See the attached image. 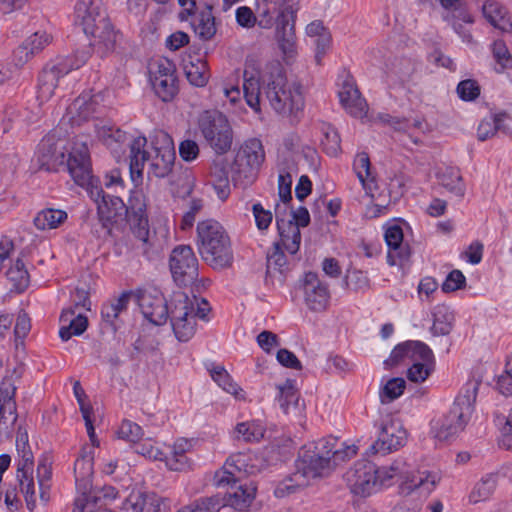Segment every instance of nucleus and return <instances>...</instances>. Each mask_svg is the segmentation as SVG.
<instances>
[{
  "instance_id": "nucleus-1",
  "label": "nucleus",
  "mask_w": 512,
  "mask_h": 512,
  "mask_svg": "<svg viewBox=\"0 0 512 512\" xmlns=\"http://www.w3.org/2000/svg\"><path fill=\"white\" fill-rule=\"evenodd\" d=\"M175 160L173 139L165 131H155L149 138L138 136L131 144V179L139 182L145 166L155 177H166L172 172Z\"/></svg>"
},
{
  "instance_id": "nucleus-2",
  "label": "nucleus",
  "mask_w": 512,
  "mask_h": 512,
  "mask_svg": "<svg viewBox=\"0 0 512 512\" xmlns=\"http://www.w3.org/2000/svg\"><path fill=\"white\" fill-rule=\"evenodd\" d=\"M210 312L209 303L202 297L174 292L169 300L171 325L180 341L191 339L197 330L198 320L205 319Z\"/></svg>"
},
{
  "instance_id": "nucleus-3",
  "label": "nucleus",
  "mask_w": 512,
  "mask_h": 512,
  "mask_svg": "<svg viewBox=\"0 0 512 512\" xmlns=\"http://www.w3.org/2000/svg\"><path fill=\"white\" fill-rule=\"evenodd\" d=\"M265 94L268 105L289 121L298 120L303 113L305 98L302 86L288 82L280 70L267 80Z\"/></svg>"
},
{
  "instance_id": "nucleus-4",
  "label": "nucleus",
  "mask_w": 512,
  "mask_h": 512,
  "mask_svg": "<svg viewBox=\"0 0 512 512\" xmlns=\"http://www.w3.org/2000/svg\"><path fill=\"white\" fill-rule=\"evenodd\" d=\"M199 251L203 260L214 269L231 266L233 253L229 236L223 226L215 220L207 219L197 226Z\"/></svg>"
},
{
  "instance_id": "nucleus-5",
  "label": "nucleus",
  "mask_w": 512,
  "mask_h": 512,
  "mask_svg": "<svg viewBox=\"0 0 512 512\" xmlns=\"http://www.w3.org/2000/svg\"><path fill=\"white\" fill-rule=\"evenodd\" d=\"M357 454L355 445L332 450L328 442L310 443L305 445L299 455L298 471L307 479L322 476L328 469L330 461H342Z\"/></svg>"
},
{
  "instance_id": "nucleus-6",
  "label": "nucleus",
  "mask_w": 512,
  "mask_h": 512,
  "mask_svg": "<svg viewBox=\"0 0 512 512\" xmlns=\"http://www.w3.org/2000/svg\"><path fill=\"white\" fill-rule=\"evenodd\" d=\"M65 162L74 182L88 193L99 197L101 186L92 173L90 152L87 144L77 138H64Z\"/></svg>"
},
{
  "instance_id": "nucleus-7",
  "label": "nucleus",
  "mask_w": 512,
  "mask_h": 512,
  "mask_svg": "<svg viewBox=\"0 0 512 512\" xmlns=\"http://www.w3.org/2000/svg\"><path fill=\"white\" fill-rule=\"evenodd\" d=\"M264 160L265 151L261 141L258 139L245 141L238 148L231 167L232 178L235 184L243 187L252 184L256 180Z\"/></svg>"
},
{
  "instance_id": "nucleus-8",
  "label": "nucleus",
  "mask_w": 512,
  "mask_h": 512,
  "mask_svg": "<svg viewBox=\"0 0 512 512\" xmlns=\"http://www.w3.org/2000/svg\"><path fill=\"white\" fill-rule=\"evenodd\" d=\"M37 484L33 474L17 476L20 489L29 510H33L38 504H45L50 499L52 462L41 459L36 469Z\"/></svg>"
},
{
  "instance_id": "nucleus-9",
  "label": "nucleus",
  "mask_w": 512,
  "mask_h": 512,
  "mask_svg": "<svg viewBox=\"0 0 512 512\" xmlns=\"http://www.w3.org/2000/svg\"><path fill=\"white\" fill-rule=\"evenodd\" d=\"M268 461L264 455V451H245L232 454L225 462V470L218 473L217 483L219 485L230 483V477L234 471L249 475L257 474L265 469Z\"/></svg>"
},
{
  "instance_id": "nucleus-10",
  "label": "nucleus",
  "mask_w": 512,
  "mask_h": 512,
  "mask_svg": "<svg viewBox=\"0 0 512 512\" xmlns=\"http://www.w3.org/2000/svg\"><path fill=\"white\" fill-rule=\"evenodd\" d=\"M149 79L155 93L163 101H169L176 95L175 68L170 60H152L149 64Z\"/></svg>"
},
{
  "instance_id": "nucleus-11",
  "label": "nucleus",
  "mask_w": 512,
  "mask_h": 512,
  "mask_svg": "<svg viewBox=\"0 0 512 512\" xmlns=\"http://www.w3.org/2000/svg\"><path fill=\"white\" fill-rule=\"evenodd\" d=\"M345 481L354 496H370L378 489L376 465L369 461H358L346 472Z\"/></svg>"
},
{
  "instance_id": "nucleus-12",
  "label": "nucleus",
  "mask_w": 512,
  "mask_h": 512,
  "mask_svg": "<svg viewBox=\"0 0 512 512\" xmlns=\"http://www.w3.org/2000/svg\"><path fill=\"white\" fill-rule=\"evenodd\" d=\"M120 499L119 490L110 484H104L93 488L85 496H77L74 501L73 512H98L111 510L109 505H113Z\"/></svg>"
},
{
  "instance_id": "nucleus-13",
  "label": "nucleus",
  "mask_w": 512,
  "mask_h": 512,
  "mask_svg": "<svg viewBox=\"0 0 512 512\" xmlns=\"http://www.w3.org/2000/svg\"><path fill=\"white\" fill-rule=\"evenodd\" d=\"M297 0H256L258 24L264 29L272 28L280 20L294 18Z\"/></svg>"
},
{
  "instance_id": "nucleus-14",
  "label": "nucleus",
  "mask_w": 512,
  "mask_h": 512,
  "mask_svg": "<svg viewBox=\"0 0 512 512\" xmlns=\"http://www.w3.org/2000/svg\"><path fill=\"white\" fill-rule=\"evenodd\" d=\"M407 441V432L399 419L388 417L381 426L377 440L371 446V453H388L402 447Z\"/></svg>"
},
{
  "instance_id": "nucleus-15",
  "label": "nucleus",
  "mask_w": 512,
  "mask_h": 512,
  "mask_svg": "<svg viewBox=\"0 0 512 512\" xmlns=\"http://www.w3.org/2000/svg\"><path fill=\"white\" fill-rule=\"evenodd\" d=\"M33 160L40 169L51 170L65 163L64 138L52 134L45 137L38 145Z\"/></svg>"
},
{
  "instance_id": "nucleus-16",
  "label": "nucleus",
  "mask_w": 512,
  "mask_h": 512,
  "mask_svg": "<svg viewBox=\"0 0 512 512\" xmlns=\"http://www.w3.org/2000/svg\"><path fill=\"white\" fill-rule=\"evenodd\" d=\"M170 270L175 281L186 284L197 277V259L189 246L176 247L170 256Z\"/></svg>"
},
{
  "instance_id": "nucleus-17",
  "label": "nucleus",
  "mask_w": 512,
  "mask_h": 512,
  "mask_svg": "<svg viewBox=\"0 0 512 512\" xmlns=\"http://www.w3.org/2000/svg\"><path fill=\"white\" fill-rule=\"evenodd\" d=\"M202 132L211 146L218 152H225L232 145V130L227 119L222 115L204 120Z\"/></svg>"
},
{
  "instance_id": "nucleus-18",
  "label": "nucleus",
  "mask_w": 512,
  "mask_h": 512,
  "mask_svg": "<svg viewBox=\"0 0 512 512\" xmlns=\"http://www.w3.org/2000/svg\"><path fill=\"white\" fill-rule=\"evenodd\" d=\"M436 473L420 470L405 462L404 472L400 474L399 488L404 494H410L418 488L431 491L439 481Z\"/></svg>"
},
{
  "instance_id": "nucleus-19",
  "label": "nucleus",
  "mask_w": 512,
  "mask_h": 512,
  "mask_svg": "<svg viewBox=\"0 0 512 512\" xmlns=\"http://www.w3.org/2000/svg\"><path fill=\"white\" fill-rule=\"evenodd\" d=\"M193 449V440L186 437L175 439L170 445L169 454L165 452L162 463L171 472H186L192 469L193 462L188 453Z\"/></svg>"
},
{
  "instance_id": "nucleus-20",
  "label": "nucleus",
  "mask_w": 512,
  "mask_h": 512,
  "mask_svg": "<svg viewBox=\"0 0 512 512\" xmlns=\"http://www.w3.org/2000/svg\"><path fill=\"white\" fill-rule=\"evenodd\" d=\"M94 451L85 445L74 463V477L77 496H85L92 491Z\"/></svg>"
},
{
  "instance_id": "nucleus-21",
  "label": "nucleus",
  "mask_w": 512,
  "mask_h": 512,
  "mask_svg": "<svg viewBox=\"0 0 512 512\" xmlns=\"http://www.w3.org/2000/svg\"><path fill=\"white\" fill-rule=\"evenodd\" d=\"M303 293L304 301L310 310L322 311L327 307L330 298L329 291L317 274L312 272L305 274Z\"/></svg>"
},
{
  "instance_id": "nucleus-22",
  "label": "nucleus",
  "mask_w": 512,
  "mask_h": 512,
  "mask_svg": "<svg viewBox=\"0 0 512 512\" xmlns=\"http://www.w3.org/2000/svg\"><path fill=\"white\" fill-rule=\"evenodd\" d=\"M385 240L389 248L388 263L403 270L409 259L410 251L408 246L403 244L402 228L396 223L389 224L385 231Z\"/></svg>"
},
{
  "instance_id": "nucleus-23",
  "label": "nucleus",
  "mask_w": 512,
  "mask_h": 512,
  "mask_svg": "<svg viewBox=\"0 0 512 512\" xmlns=\"http://www.w3.org/2000/svg\"><path fill=\"white\" fill-rule=\"evenodd\" d=\"M52 41V35L44 30L36 31L28 36L13 52V63L22 67L30 61L35 54L42 51Z\"/></svg>"
},
{
  "instance_id": "nucleus-24",
  "label": "nucleus",
  "mask_w": 512,
  "mask_h": 512,
  "mask_svg": "<svg viewBox=\"0 0 512 512\" xmlns=\"http://www.w3.org/2000/svg\"><path fill=\"white\" fill-rule=\"evenodd\" d=\"M273 26H275V40L283 60L293 61L298 52L294 18L277 21Z\"/></svg>"
},
{
  "instance_id": "nucleus-25",
  "label": "nucleus",
  "mask_w": 512,
  "mask_h": 512,
  "mask_svg": "<svg viewBox=\"0 0 512 512\" xmlns=\"http://www.w3.org/2000/svg\"><path fill=\"white\" fill-rule=\"evenodd\" d=\"M75 15L85 33H95L98 25L107 20L100 0H78Z\"/></svg>"
},
{
  "instance_id": "nucleus-26",
  "label": "nucleus",
  "mask_w": 512,
  "mask_h": 512,
  "mask_svg": "<svg viewBox=\"0 0 512 512\" xmlns=\"http://www.w3.org/2000/svg\"><path fill=\"white\" fill-rule=\"evenodd\" d=\"M140 307L143 315L153 324L161 325L165 323L169 305L163 295L158 291L144 292L139 298Z\"/></svg>"
},
{
  "instance_id": "nucleus-27",
  "label": "nucleus",
  "mask_w": 512,
  "mask_h": 512,
  "mask_svg": "<svg viewBox=\"0 0 512 512\" xmlns=\"http://www.w3.org/2000/svg\"><path fill=\"white\" fill-rule=\"evenodd\" d=\"M145 203L142 195H135L130 199L132 214L129 221L134 236L141 242L152 243V235L149 229L148 218L144 213Z\"/></svg>"
},
{
  "instance_id": "nucleus-28",
  "label": "nucleus",
  "mask_w": 512,
  "mask_h": 512,
  "mask_svg": "<svg viewBox=\"0 0 512 512\" xmlns=\"http://www.w3.org/2000/svg\"><path fill=\"white\" fill-rule=\"evenodd\" d=\"M16 391L13 380L4 378L0 383V424H14L17 420Z\"/></svg>"
},
{
  "instance_id": "nucleus-29",
  "label": "nucleus",
  "mask_w": 512,
  "mask_h": 512,
  "mask_svg": "<svg viewBox=\"0 0 512 512\" xmlns=\"http://www.w3.org/2000/svg\"><path fill=\"white\" fill-rule=\"evenodd\" d=\"M68 114L72 125L90 126V124L98 117L97 101L93 96L82 95L72 103Z\"/></svg>"
},
{
  "instance_id": "nucleus-30",
  "label": "nucleus",
  "mask_w": 512,
  "mask_h": 512,
  "mask_svg": "<svg viewBox=\"0 0 512 512\" xmlns=\"http://www.w3.org/2000/svg\"><path fill=\"white\" fill-rule=\"evenodd\" d=\"M339 100L345 110L352 116L363 118L367 115V103L355 84L344 83L339 91Z\"/></svg>"
},
{
  "instance_id": "nucleus-31",
  "label": "nucleus",
  "mask_w": 512,
  "mask_h": 512,
  "mask_svg": "<svg viewBox=\"0 0 512 512\" xmlns=\"http://www.w3.org/2000/svg\"><path fill=\"white\" fill-rule=\"evenodd\" d=\"M255 496L256 487L253 484L233 485L224 497V505L237 511H245L251 506Z\"/></svg>"
},
{
  "instance_id": "nucleus-32",
  "label": "nucleus",
  "mask_w": 512,
  "mask_h": 512,
  "mask_svg": "<svg viewBox=\"0 0 512 512\" xmlns=\"http://www.w3.org/2000/svg\"><path fill=\"white\" fill-rule=\"evenodd\" d=\"M484 18L502 34L512 33V18L508 11L499 3L486 1L482 7Z\"/></svg>"
},
{
  "instance_id": "nucleus-33",
  "label": "nucleus",
  "mask_w": 512,
  "mask_h": 512,
  "mask_svg": "<svg viewBox=\"0 0 512 512\" xmlns=\"http://www.w3.org/2000/svg\"><path fill=\"white\" fill-rule=\"evenodd\" d=\"M270 77L271 75L264 76L263 85H261L260 82L254 77L245 79L244 81L243 91L245 101L247 105L257 114H260L263 108H265L266 105H268L265 94V88L267 80Z\"/></svg>"
},
{
  "instance_id": "nucleus-34",
  "label": "nucleus",
  "mask_w": 512,
  "mask_h": 512,
  "mask_svg": "<svg viewBox=\"0 0 512 512\" xmlns=\"http://www.w3.org/2000/svg\"><path fill=\"white\" fill-rule=\"evenodd\" d=\"M265 434L264 423L255 419L238 422L232 431L234 439L246 443H258L264 439Z\"/></svg>"
},
{
  "instance_id": "nucleus-35",
  "label": "nucleus",
  "mask_w": 512,
  "mask_h": 512,
  "mask_svg": "<svg viewBox=\"0 0 512 512\" xmlns=\"http://www.w3.org/2000/svg\"><path fill=\"white\" fill-rule=\"evenodd\" d=\"M93 38L92 44L103 53L114 51L122 36L115 31L108 19L98 25L95 33H86Z\"/></svg>"
},
{
  "instance_id": "nucleus-36",
  "label": "nucleus",
  "mask_w": 512,
  "mask_h": 512,
  "mask_svg": "<svg viewBox=\"0 0 512 512\" xmlns=\"http://www.w3.org/2000/svg\"><path fill=\"white\" fill-rule=\"evenodd\" d=\"M184 74L189 83L196 87H203L209 80V69L205 59L188 56L183 64Z\"/></svg>"
},
{
  "instance_id": "nucleus-37",
  "label": "nucleus",
  "mask_w": 512,
  "mask_h": 512,
  "mask_svg": "<svg viewBox=\"0 0 512 512\" xmlns=\"http://www.w3.org/2000/svg\"><path fill=\"white\" fill-rule=\"evenodd\" d=\"M61 328L59 331L62 340H69L72 336L82 334L88 326V321L85 316L80 314L75 315L72 308L65 309L60 317Z\"/></svg>"
},
{
  "instance_id": "nucleus-38",
  "label": "nucleus",
  "mask_w": 512,
  "mask_h": 512,
  "mask_svg": "<svg viewBox=\"0 0 512 512\" xmlns=\"http://www.w3.org/2000/svg\"><path fill=\"white\" fill-rule=\"evenodd\" d=\"M475 397L471 395L458 396L448 412L458 429L462 432L470 421L474 411Z\"/></svg>"
},
{
  "instance_id": "nucleus-39",
  "label": "nucleus",
  "mask_w": 512,
  "mask_h": 512,
  "mask_svg": "<svg viewBox=\"0 0 512 512\" xmlns=\"http://www.w3.org/2000/svg\"><path fill=\"white\" fill-rule=\"evenodd\" d=\"M277 226L280 236V242L277 245L288 253L295 254L300 247V229L292 221L285 220H277Z\"/></svg>"
},
{
  "instance_id": "nucleus-40",
  "label": "nucleus",
  "mask_w": 512,
  "mask_h": 512,
  "mask_svg": "<svg viewBox=\"0 0 512 512\" xmlns=\"http://www.w3.org/2000/svg\"><path fill=\"white\" fill-rule=\"evenodd\" d=\"M66 219L67 213L64 210L45 208L37 212L33 225L39 231H48L58 228Z\"/></svg>"
},
{
  "instance_id": "nucleus-41",
  "label": "nucleus",
  "mask_w": 512,
  "mask_h": 512,
  "mask_svg": "<svg viewBox=\"0 0 512 512\" xmlns=\"http://www.w3.org/2000/svg\"><path fill=\"white\" fill-rule=\"evenodd\" d=\"M192 27L202 41L211 40L216 35L217 26L211 7H207L193 18Z\"/></svg>"
},
{
  "instance_id": "nucleus-42",
  "label": "nucleus",
  "mask_w": 512,
  "mask_h": 512,
  "mask_svg": "<svg viewBox=\"0 0 512 512\" xmlns=\"http://www.w3.org/2000/svg\"><path fill=\"white\" fill-rule=\"evenodd\" d=\"M212 379L227 393L236 400L244 401L247 394L237 383H235L228 372L221 366H215L210 370Z\"/></svg>"
},
{
  "instance_id": "nucleus-43",
  "label": "nucleus",
  "mask_w": 512,
  "mask_h": 512,
  "mask_svg": "<svg viewBox=\"0 0 512 512\" xmlns=\"http://www.w3.org/2000/svg\"><path fill=\"white\" fill-rule=\"evenodd\" d=\"M90 197L97 204L98 214L100 218L104 221L111 222L116 219L118 215H121L124 210V205L120 199H106L103 189L101 188V194L99 197L94 196L92 193H89Z\"/></svg>"
},
{
  "instance_id": "nucleus-44",
  "label": "nucleus",
  "mask_w": 512,
  "mask_h": 512,
  "mask_svg": "<svg viewBox=\"0 0 512 512\" xmlns=\"http://www.w3.org/2000/svg\"><path fill=\"white\" fill-rule=\"evenodd\" d=\"M6 277L13 289L17 292L24 291L30 283V276L22 259H15L9 266Z\"/></svg>"
},
{
  "instance_id": "nucleus-45",
  "label": "nucleus",
  "mask_w": 512,
  "mask_h": 512,
  "mask_svg": "<svg viewBox=\"0 0 512 512\" xmlns=\"http://www.w3.org/2000/svg\"><path fill=\"white\" fill-rule=\"evenodd\" d=\"M405 461L398 459L388 465L376 466L377 488L391 485L395 480L399 482L400 474L404 472Z\"/></svg>"
},
{
  "instance_id": "nucleus-46",
  "label": "nucleus",
  "mask_w": 512,
  "mask_h": 512,
  "mask_svg": "<svg viewBox=\"0 0 512 512\" xmlns=\"http://www.w3.org/2000/svg\"><path fill=\"white\" fill-rule=\"evenodd\" d=\"M506 120L507 116L505 114H494L485 117L477 129L478 139L484 141L493 137L498 130H506L507 126L504 124Z\"/></svg>"
},
{
  "instance_id": "nucleus-47",
  "label": "nucleus",
  "mask_w": 512,
  "mask_h": 512,
  "mask_svg": "<svg viewBox=\"0 0 512 512\" xmlns=\"http://www.w3.org/2000/svg\"><path fill=\"white\" fill-rule=\"evenodd\" d=\"M135 453L152 462H162L165 458L163 445L153 438L142 439L136 445Z\"/></svg>"
},
{
  "instance_id": "nucleus-48",
  "label": "nucleus",
  "mask_w": 512,
  "mask_h": 512,
  "mask_svg": "<svg viewBox=\"0 0 512 512\" xmlns=\"http://www.w3.org/2000/svg\"><path fill=\"white\" fill-rule=\"evenodd\" d=\"M453 315L444 306H438L433 312V324L431 332L435 336L448 335L453 327Z\"/></svg>"
},
{
  "instance_id": "nucleus-49",
  "label": "nucleus",
  "mask_w": 512,
  "mask_h": 512,
  "mask_svg": "<svg viewBox=\"0 0 512 512\" xmlns=\"http://www.w3.org/2000/svg\"><path fill=\"white\" fill-rule=\"evenodd\" d=\"M458 427L448 413L431 421V432L439 440H447L460 433Z\"/></svg>"
},
{
  "instance_id": "nucleus-50",
  "label": "nucleus",
  "mask_w": 512,
  "mask_h": 512,
  "mask_svg": "<svg viewBox=\"0 0 512 512\" xmlns=\"http://www.w3.org/2000/svg\"><path fill=\"white\" fill-rule=\"evenodd\" d=\"M492 55L497 66L496 71L512 70V53L504 41L497 40L493 42Z\"/></svg>"
},
{
  "instance_id": "nucleus-51",
  "label": "nucleus",
  "mask_w": 512,
  "mask_h": 512,
  "mask_svg": "<svg viewBox=\"0 0 512 512\" xmlns=\"http://www.w3.org/2000/svg\"><path fill=\"white\" fill-rule=\"evenodd\" d=\"M493 388L503 396L512 395V355L505 365V369L493 380Z\"/></svg>"
},
{
  "instance_id": "nucleus-52",
  "label": "nucleus",
  "mask_w": 512,
  "mask_h": 512,
  "mask_svg": "<svg viewBox=\"0 0 512 512\" xmlns=\"http://www.w3.org/2000/svg\"><path fill=\"white\" fill-rule=\"evenodd\" d=\"M30 329L31 323L28 315L24 312H19L16 316L13 330L17 351H24V338L28 335Z\"/></svg>"
},
{
  "instance_id": "nucleus-53",
  "label": "nucleus",
  "mask_w": 512,
  "mask_h": 512,
  "mask_svg": "<svg viewBox=\"0 0 512 512\" xmlns=\"http://www.w3.org/2000/svg\"><path fill=\"white\" fill-rule=\"evenodd\" d=\"M405 387L406 382L403 378L397 377L388 380L381 389V401L385 403L397 399L403 394Z\"/></svg>"
},
{
  "instance_id": "nucleus-54",
  "label": "nucleus",
  "mask_w": 512,
  "mask_h": 512,
  "mask_svg": "<svg viewBox=\"0 0 512 512\" xmlns=\"http://www.w3.org/2000/svg\"><path fill=\"white\" fill-rule=\"evenodd\" d=\"M143 435L144 432L142 428L138 424L128 420L123 421L117 430L119 439L136 445L142 440Z\"/></svg>"
},
{
  "instance_id": "nucleus-55",
  "label": "nucleus",
  "mask_w": 512,
  "mask_h": 512,
  "mask_svg": "<svg viewBox=\"0 0 512 512\" xmlns=\"http://www.w3.org/2000/svg\"><path fill=\"white\" fill-rule=\"evenodd\" d=\"M279 403L285 413L292 412L298 402V394L291 383H285L279 387Z\"/></svg>"
},
{
  "instance_id": "nucleus-56",
  "label": "nucleus",
  "mask_w": 512,
  "mask_h": 512,
  "mask_svg": "<svg viewBox=\"0 0 512 512\" xmlns=\"http://www.w3.org/2000/svg\"><path fill=\"white\" fill-rule=\"evenodd\" d=\"M406 355L408 359L414 361H430L433 359L431 349L424 343L418 341L405 342Z\"/></svg>"
},
{
  "instance_id": "nucleus-57",
  "label": "nucleus",
  "mask_w": 512,
  "mask_h": 512,
  "mask_svg": "<svg viewBox=\"0 0 512 512\" xmlns=\"http://www.w3.org/2000/svg\"><path fill=\"white\" fill-rule=\"evenodd\" d=\"M433 359L430 361L415 362L407 371V377L411 382H424L433 371Z\"/></svg>"
},
{
  "instance_id": "nucleus-58",
  "label": "nucleus",
  "mask_w": 512,
  "mask_h": 512,
  "mask_svg": "<svg viewBox=\"0 0 512 512\" xmlns=\"http://www.w3.org/2000/svg\"><path fill=\"white\" fill-rule=\"evenodd\" d=\"M440 183L451 191L462 190V178L459 172L453 168H445L438 173Z\"/></svg>"
},
{
  "instance_id": "nucleus-59",
  "label": "nucleus",
  "mask_w": 512,
  "mask_h": 512,
  "mask_svg": "<svg viewBox=\"0 0 512 512\" xmlns=\"http://www.w3.org/2000/svg\"><path fill=\"white\" fill-rule=\"evenodd\" d=\"M57 87L56 76L54 73L47 72L41 77L38 87V98L41 102L48 101L54 94Z\"/></svg>"
},
{
  "instance_id": "nucleus-60",
  "label": "nucleus",
  "mask_w": 512,
  "mask_h": 512,
  "mask_svg": "<svg viewBox=\"0 0 512 512\" xmlns=\"http://www.w3.org/2000/svg\"><path fill=\"white\" fill-rule=\"evenodd\" d=\"M18 452L20 454V459L18 461L17 476L33 474L34 457L26 442L23 443L21 449L18 448Z\"/></svg>"
},
{
  "instance_id": "nucleus-61",
  "label": "nucleus",
  "mask_w": 512,
  "mask_h": 512,
  "mask_svg": "<svg viewBox=\"0 0 512 512\" xmlns=\"http://www.w3.org/2000/svg\"><path fill=\"white\" fill-rule=\"evenodd\" d=\"M466 278L460 270L451 271L444 282L442 283V290L446 293L455 292L465 287Z\"/></svg>"
},
{
  "instance_id": "nucleus-62",
  "label": "nucleus",
  "mask_w": 512,
  "mask_h": 512,
  "mask_svg": "<svg viewBox=\"0 0 512 512\" xmlns=\"http://www.w3.org/2000/svg\"><path fill=\"white\" fill-rule=\"evenodd\" d=\"M221 503L217 498H207L183 507L185 512H218Z\"/></svg>"
},
{
  "instance_id": "nucleus-63",
  "label": "nucleus",
  "mask_w": 512,
  "mask_h": 512,
  "mask_svg": "<svg viewBox=\"0 0 512 512\" xmlns=\"http://www.w3.org/2000/svg\"><path fill=\"white\" fill-rule=\"evenodd\" d=\"M93 129L95 137L101 141H107L114 137V128L106 120L97 117L89 126Z\"/></svg>"
},
{
  "instance_id": "nucleus-64",
  "label": "nucleus",
  "mask_w": 512,
  "mask_h": 512,
  "mask_svg": "<svg viewBox=\"0 0 512 512\" xmlns=\"http://www.w3.org/2000/svg\"><path fill=\"white\" fill-rule=\"evenodd\" d=\"M322 144L327 154L331 156L338 155L341 150V140L338 132L333 129L327 131Z\"/></svg>"
}]
</instances>
